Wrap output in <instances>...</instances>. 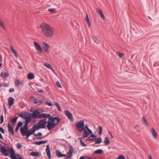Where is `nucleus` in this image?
Returning <instances> with one entry per match:
<instances>
[{"mask_svg": "<svg viewBox=\"0 0 159 159\" xmlns=\"http://www.w3.org/2000/svg\"><path fill=\"white\" fill-rule=\"evenodd\" d=\"M56 85L57 86L58 88H61L62 87L59 82L58 81H57L56 82Z\"/></svg>", "mask_w": 159, "mask_h": 159, "instance_id": "nucleus-48", "label": "nucleus"}, {"mask_svg": "<svg viewBox=\"0 0 159 159\" xmlns=\"http://www.w3.org/2000/svg\"><path fill=\"white\" fill-rule=\"evenodd\" d=\"M56 126V125L55 124V122H51L49 120L48 121L46 127L48 130H51L54 128Z\"/></svg>", "mask_w": 159, "mask_h": 159, "instance_id": "nucleus-3", "label": "nucleus"}, {"mask_svg": "<svg viewBox=\"0 0 159 159\" xmlns=\"http://www.w3.org/2000/svg\"><path fill=\"white\" fill-rule=\"evenodd\" d=\"M40 112L37 110H35L32 112L31 117L34 119H36L39 116Z\"/></svg>", "mask_w": 159, "mask_h": 159, "instance_id": "nucleus-7", "label": "nucleus"}, {"mask_svg": "<svg viewBox=\"0 0 159 159\" xmlns=\"http://www.w3.org/2000/svg\"><path fill=\"white\" fill-rule=\"evenodd\" d=\"M34 45L36 50L40 53H42V51L41 46L37 42H34Z\"/></svg>", "mask_w": 159, "mask_h": 159, "instance_id": "nucleus-10", "label": "nucleus"}, {"mask_svg": "<svg viewBox=\"0 0 159 159\" xmlns=\"http://www.w3.org/2000/svg\"><path fill=\"white\" fill-rule=\"evenodd\" d=\"M84 126V121L80 120L76 124V127L79 132H81V129H83Z\"/></svg>", "mask_w": 159, "mask_h": 159, "instance_id": "nucleus-2", "label": "nucleus"}, {"mask_svg": "<svg viewBox=\"0 0 159 159\" xmlns=\"http://www.w3.org/2000/svg\"><path fill=\"white\" fill-rule=\"evenodd\" d=\"M34 135L36 137V138L37 139H39L41 138L40 136L42 135L41 133L39 132L37 134H34Z\"/></svg>", "mask_w": 159, "mask_h": 159, "instance_id": "nucleus-37", "label": "nucleus"}, {"mask_svg": "<svg viewBox=\"0 0 159 159\" xmlns=\"http://www.w3.org/2000/svg\"><path fill=\"white\" fill-rule=\"evenodd\" d=\"M47 140H43L40 141L36 142L35 144L37 145H40L42 144H45L47 143Z\"/></svg>", "mask_w": 159, "mask_h": 159, "instance_id": "nucleus-28", "label": "nucleus"}, {"mask_svg": "<svg viewBox=\"0 0 159 159\" xmlns=\"http://www.w3.org/2000/svg\"><path fill=\"white\" fill-rule=\"evenodd\" d=\"M0 124H2L4 121V117L2 115H1L0 116Z\"/></svg>", "mask_w": 159, "mask_h": 159, "instance_id": "nucleus-49", "label": "nucleus"}, {"mask_svg": "<svg viewBox=\"0 0 159 159\" xmlns=\"http://www.w3.org/2000/svg\"><path fill=\"white\" fill-rule=\"evenodd\" d=\"M28 124L25 123L23 127L20 128V131L22 134H25V132L28 130Z\"/></svg>", "mask_w": 159, "mask_h": 159, "instance_id": "nucleus-6", "label": "nucleus"}, {"mask_svg": "<svg viewBox=\"0 0 159 159\" xmlns=\"http://www.w3.org/2000/svg\"><path fill=\"white\" fill-rule=\"evenodd\" d=\"M20 127H18V126H16V129H15V131L16 132H17L19 128Z\"/></svg>", "mask_w": 159, "mask_h": 159, "instance_id": "nucleus-64", "label": "nucleus"}, {"mask_svg": "<svg viewBox=\"0 0 159 159\" xmlns=\"http://www.w3.org/2000/svg\"><path fill=\"white\" fill-rule=\"evenodd\" d=\"M19 115L20 116L24 119L27 116V114L26 113L24 114L23 113H22L21 114H20Z\"/></svg>", "mask_w": 159, "mask_h": 159, "instance_id": "nucleus-42", "label": "nucleus"}, {"mask_svg": "<svg viewBox=\"0 0 159 159\" xmlns=\"http://www.w3.org/2000/svg\"><path fill=\"white\" fill-rule=\"evenodd\" d=\"M42 43V46L43 47L44 50L46 52L48 53L49 52V48H50L49 45L45 42H43Z\"/></svg>", "mask_w": 159, "mask_h": 159, "instance_id": "nucleus-5", "label": "nucleus"}, {"mask_svg": "<svg viewBox=\"0 0 159 159\" xmlns=\"http://www.w3.org/2000/svg\"><path fill=\"white\" fill-rule=\"evenodd\" d=\"M142 121L144 125L147 126H148V124L147 121V120H146V119L145 118L144 116H143L142 118Z\"/></svg>", "mask_w": 159, "mask_h": 159, "instance_id": "nucleus-32", "label": "nucleus"}, {"mask_svg": "<svg viewBox=\"0 0 159 159\" xmlns=\"http://www.w3.org/2000/svg\"><path fill=\"white\" fill-rule=\"evenodd\" d=\"M8 150H9V153L11 155V157L12 156V155H15V152L13 148H8Z\"/></svg>", "mask_w": 159, "mask_h": 159, "instance_id": "nucleus-29", "label": "nucleus"}, {"mask_svg": "<svg viewBox=\"0 0 159 159\" xmlns=\"http://www.w3.org/2000/svg\"><path fill=\"white\" fill-rule=\"evenodd\" d=\"M21 146L19 143H17L16 145V147L18 149H20L21 148Z\"/></svg>", "mask_w": 159, "mask_h": 159, "instance_id": "nucleus-53", "label": "nucleus"}, {"mask_svg": "<svg viewBox=\"0 0 159 159\" xmlns=\"http://www.w3.org/2000/svg\"><path fill=\"white\" fill-rule=\"evenodd\" d=\"M42 101L40 100L39 99H36L34 100V103L37 104L38 106H39L42 104Z\"/></svg>", "mask_w": 159, "mask_h": 159, "instance_id": "nucleus-27", "label": "nucleus"}, {"mask_svg": "<svg viewBox=\"0 0 159 159\" xmlns=\"http://www.w3.org/2000/svg\"><path fill=\"white\" fill-rule=\"evenodd\" d=\"M1 152L2 154L5 156H7L8 155L9 150L8 149L7 150L4 146L2 147Z\"/></svg>", "mask_w": 159, "mask_h": 159, "instance_id": "nucleus-11", "label": "nucleus"}, {"mask_svg": "<svg viewBox=\"0 0 159 159\" xmlns=\"http://www.w3.org/2000/svg\"><path fill=\"white\" fill-rule=\"evenodd\" d=\"M0 131L3 134L5 133V130L2 127H0Z\"/></svg>", "mask_w": 159, "mask_h": 159, "instance_id": "nucleus-57", "label": "nucleus"}, {"mask_svg": "<svg viewBox=\"0 0 159 159\" xmlns=\"http://www.w3.org/2000/svg\"><path fill=\"white\" fill-rule=\"evenodd\" d=\"M0 75L1 77L4 78L8 77L9 76V74L8 72H2L1 73Z\"/></svg>", "mask_w": 159, "mask_h": 159, "instance_id": "nucleus-18", "label": "nucleus"}, {"mask_svg": "<svg viewBox=\"0 0 159 159\" xmlns=\"http://www.w3.org/2000/svg\"><path fill=\"white\" fill-rule=\"evenodd\" d=\"M27 77L29 80H31L34 78V75L33 73H29L27 75Z\"/></svg>", "mask_w": 159, "mask_h": 159, "instance_id": "nucleus-25", "label": "nucleus"}, {"mask_svg": "<svg viewBox=\"0 0 159 159\" xmlns=\"http://www.w3.org/2000/svg\"><path fill=\"white\" fill-rule=\"evenodd\" d=\"M11 157L12 159H18L16 155H12Z\"/></svg>", "mask_w": 159, "mask_h": 159, "instance_id": "nucleus-55", "label": "nucleus"}, {"mask_svg": "<svg viewBox=\"0 0 159 159\" xmlns=\"http://www.w3.org/2000/svg\"><path fill=\"white\" fill-rule=\"evenodd\" d=\"M55 105L57 107V108L59 111H61V109L59 104L57 102H55Z\"/></svg>", "mask_w": 159, "mask_h": 159, "instance_id": "nucleus-45", "label": "nucleus"}, {"mask_svg": "<svg viewBox=\"0 0 159 159\" xmlns=\"http://www.w3.org/2000/svg\"><path fill=\"white\" fill-rule=\"evenodd\" d=\"M73 152V150L72 148V147H71L69 150V152H68L67 153V154L68 155V157L69 158H70L72 154V152Z\"/></svg>", "mask_w": 159, "mask_h": 159, "instance_id": "nucleus-23", "label": "nucleus"}, {"mask_svg": "<svg viewBox=\"0 0 159 159\" xmlns=\"http://www.w3.org/2000/svg\"><path fill=\"white\" fill-rule=\"evenodd\" d=\"M45 104L49 106L52 107L53 106V105L51 103L49 102H45Z\"/></svg>", "mask_w": 159, "mask_h": 159, "instance_id": "nucleus-54", "label": "nucleus"}, {"mask_svg": "<svg viewBox=\"0 0 159 159\" xmlns=\"http://www.w3.org/2000/svg\"><path fill=\"white\" fill-rule=\"evenodd\" d=\"M91 37L94 43H96L97 44H98L99 43V40L98 39V37L97 36L93 34L92 35Z\"/></svg>", "mask_w": 159, "mask_h": 159, "instance_id": "nucleus-20", "label": "nucleus"}, {"mask_svg": "<svg viewBox=\"0 0 159 159\" xmlns=\"http://www.w3.org/2000/svg\"><path fill=\"white\" fill-rule=\"evenodd\" d=\"M84 128L85 129L87 130L88 131L89 133L90 134H92V131L90 130L88 127L87 125H85V126H84Z\"/></svg>", "mask_w": 159, "mask_h": 159, "instance_id": "nucleus-34", "label": "nucleus"}, {"mask_svg": "<svg viewBox=\"0 0 159 159\" xmlns=\"http://www.w3.org/2000/svg\"><path fill=\"white\" fill-rule=\"evenodd\" d=\"M48 11L51 12L52 13H56L55 9V8L49 9H48Z\"/></svg>", "mask_w": 159, "mask_h": 159, "instance_id": "nucleus-46", "label": "nucleus"}, {"mask_svg": "<svg viewBox=\"0 0 159 159\" xmlns=\"http://www.w3.org/2000/svg\"><path fill=\"white\" fill-rule=\"evenodd\" d=\"M119 57L120 58H122L124 56V54L118 52Z\"/></svg>", "mask_w": 159, "mask_h": 159, "instance_id": "nucleus-56", "label": "nucleus"}, {"mask_svg": "<svg viewBox=\"0 0 159 159\" xmlns=\"http://www.w3.org/2000/svg\"><path fill=\"white\" fill-rule=\"evenodd\" d=\"M51 116V115H50V114H46V117H45V119H46L47 118H49Z\"/></svg>", "mask_w": 159, "mask_h": 159, "instance_id": "nucleus-62", "label": "nucleus"}, {"mask_svg": "<svg viewBox=\"0 0 159 159\" xmlns=\"http://www.w3.org/2000/svg\"><path fill=\"white\" fill-rule=\"evenodd\" d=\"M84 130V133L83 134L82 137L83 138H87L89 136L90 134L89 133L88 131L87 130L85 129L84 128L83 129H81V131Z\"/></svg>", "mask_w": 159, "mask_h": 159, "instance_id": "nucleus-13", "label": "nucleus"}, {"mask_svg": "<svg viewBox=\"0 0 159 159\" xmlns=\"http://www.w3.org/2000/svg\"><path fill=\"white\" fill-rule=\"evenodd\" d=\"M151 132L153 136L155 139H157V134L153 128H152L151 130Z\"/></svg>", "mask_w": 159, "mask_h": 159, "instance_id": "nucleus-17", "label": "nucleus"}, {"mask_svg": "<svg viewBox=\"0 0 159 159\" xmlns=\"http://www.w3.org/2000/svg\"><path fill=\"white\" fill-rule=\"evenodd\" d=\"M3 107H4V110L5 111V113H6V112L7 111V109H6V107L5 106V105L4 104H3Z\"/></svg>", "mask_w": 159, "mask_h": 159, "instance_id": "nucleus-63", "label": "nucleus"}, {"mask_svg": "<svg viewBox=\"0 0 159 159\" xmlns=\"http://www.w3.org/2000/svg\"><path fill=\"white\" fill-rule=\"evenodd\" d=\"M116 159H125V157L123 155L119 156Z\"/></svg>", "mask_w": 159, "mask_h": 159, "instance_id": "nucleus-50", "label": "nucleus"}, {"mask_svg": "<svg viewBox=\"0 0 159 159\" xmlns=\"http://www.w3.org/2000/svg\"><path fill=\"white\" fill-rule=\"evenodd\" d=\"M40 129L42 128L39 125H34L33 127L31 128V129H33L35 132L36 129L39 130Z\"/></svg>", "mask_w": 159, "mask_h": 159, "instance_id": "nucleus-33", "label": "nucleus"}, {"mask_svg": "<svg viewBox=\"0 0 159 159\" xmlns=\"http://www.w3.org/2000/svg\"><path fill=\"white\" fill-rule=\"evenodd\" d=\"M18 117L16 116L14 118H12L11 120V122L12 123L15 124L17 121Z\"/></svg>", "mask_w": 159, "mask_h": 159, "instance_id": "nucleus-39", "label": "nucleus"}, {"mask_svg": "<svg viewBox=\"0 0 159 159\" xmlns=\"http://www.w3.org/2000/svg\"><path fill=\"white\" fill-rule=\"evenodd\" d=\"M78 140L80 141V143H81V145H82L84 147H85L86 146V144L84 143L83 140L82 138L81 137H80L78 138Z\"/></svg>", "mask_w": 159, "mask_h": 159, "instance_id": "nucleus-35", "label": "nucleus"}, {"mask_svg": "<svg viewBox=\"0 0 159 159\" xmlns=\"http://www.w3.org/2000/svg\"><path fill=\"white\" fill-rule=\"evenodd\" d=\"M60 120L59 122H57V119H55V124L56 125H57L60 122Z\"/></svg>", "mask_w": 159, "mask_h": 159, "instance_id": "nucleus-60", "label": "nucleus"}, {"mask_svg": "<svg viewBox=\"0 0 159 159\" xmlns=\"http://www.w3.org/2000/svg\"><path fill=\"white\" fill-rule=\"evenodd\" d=\"M38 125L42 129H44L46 127V125L47 123L46 119H44L40 120L38 123Z\"/></svg>", "mask_w": 159, "mask_h": 159, "instance_id": "nucleus-4", "label": "nucleus"}, {"mask_svg": "<svg viewBox=\"0 0 159 159\" xmlns=\"http://www.w3.org/2000/svg\"><path fill=\"white\" fill-rule=\"evenodd\" d=\"M30 155L35 157H37L39 155L38 152H33L31 153Z\"/></svg>", "mask_w": 159, "mask_h": 159, "instance_id": "nucleus-38", "label": "nucleus"}, {"mask_svg": "<svg viewBox=\"0 0 159 159\" xmlns=\"http://www.w3.org/2000/svg\"><path fill=\"white\" fill-rule=\"evenodd\" d=\"M10 49L11 50V52H13L15 51V50L14 49V48H13V47L12 45H10Z\"/></svg>", "mask_w": 159, "mask_h": 159, "instance_id": "nucleus-52", "label": "nucleus"}, {"mask_svg": "<svg viewBox=\"0 0 159 159\" xmlns=\"http://www.w3.org/2000/svg\"><path fill=\"white\" fill-rule=\"evenodd\" d=\"M46 152L47 153V156L49 159H51V156L50 154V150L49 145H48L46 146Z\"/></svg>", "mask_w": 159, "mask_h": 159, "instance_id": "nucleus-12", "label": "nucleus"}, {"mask_svg": "<svg viewBox=\"0 0 159 159\" xmlns=\"http://www.w3.org/2000/svg\"><path fill=\"white\" fill-rule=\"evenodd\" d=\"M49 120L51 121V122H55V119H57V122H59L60 120H61V119L58 117H50L49 118Z\"/></svg>", "mask_w": 159, "mask_h": 159, "instance_id": "nucleus-21", "label": "nucleus"}, {"mask_svg": "<svg viewBox=\"0 0 159 159\" xmlns=\"http://www.w3.org/2000/svg\"><path fill=\"white\" fill-rule=\"evenodd\" d=\"M0 26H1L2 28H3L4 30H5L6 28L4 26V24L2 22L1 20L0 19Z\"/></svg>", "mask_w": 159, "mask_h": 159, "instance_id": "nucleus-47", "label": "nucleus"}, {"mask_svg": "<svg viewBox=\"0 0 159 159\" xmlns=\"http://www.w3.org/2000/svg\"><path fill=\"white\" fill-rule=\"evenodd\" d=\"M22 125H23V123H22V122L21 121H19L18 123L17 126H18V127H21V126H22Z\"/></svg>", "mask_w": 159, "mask_h": 159, "instance_id": "nucleus-51", "label": "nucleus"}, {"mask_svg": "<svg viewBox=\"0 0 159 159\" xmlns=\"http://www.w3.org/2000/svg\"><path fill=\"white\" fill-rule=\"evenodd\" d=\"M29 114L30 115L27 116L25 119V123L28 124L30 123L31 121V116H30L31 115V114L29 113Z\"/></svg>", "mask_w": 159, "mask_h": 159, "instance_id": "nucleus-22", "label": "nucleus"}, {"mask_svg": "<svg viewBox=\"0 0 159 159\" xmlns=\"http://www.w3.org/2000/svg\"><path fill=\"white\" fill-rule=\"evenodd\" d=\"M12 53H13V54H14V55L15 56V57H16V58H18V55H17L16 51H15Z\"/></svg>", "mask_w": 159, "mask_h": 159, "instance_id": "nucleus-58", "label": "nucleus"}, {"mask_svg": "<svg viewBox=\"0 0 159 159\" xmlns=\"http://www.w3.org/2000/svg\"><path fill=\"white\" fill-rule=\"evenodd\" d=\"M91 134V135H90V136L87 139V140L92 141L96 139L97 137L95 135L93 134V133L92 134Z\"/></svg>", "mask_w": 159, "mask_h": 159, "instance_id": "nucleus-16", "label": "nucleus"}, {"mask_svg": "<svg viewBox=\"0 0 159 159\" xmlns=\"http://www.w3.org/2000/svg\"><path fill=\"white\" fill-rule=\"evenodd\" d=\"M61 153L59 151L57 150L56 151V154L58 157H61Z\"/></svg>", "mask_w": 159, "mask_h": 159, "instance_id": "nucleus-44", "label": "nucleus"}, {"mask_svg": "<svg viewBox=\"0 0 159 159\" xmlns=\"http://www.w3.org/2000/svg\"><path fill=\"white\" fill-rule=\"evenodd\" d=\"M85 20L87 21L89 27V28L91 24L89 19L87 13H86V17L85 18Z\"/></svg>", "mask_w": 159, "mask_h": 159, "instance_id": "nucleus-24", "label": "nucleus"}, {"mask_svg": "<svg viewBox=\"0 0 159 159\" xmlns=\"http://www.w3.org/2000/svg\"><path fill=\"white\" fill-rule=\"evenodd\" d=\"M15 84L17 86H19L21 84L20 79H18L15 81Z\"/></svg>", "mask_w": 159, "mask_h": 159, "instance_id": "nucleus-40", "label": "nucleus"}, {"mask_svg": "<svg viewBox=\"0 0 159 159\" xmlns=\"http://www.w3.org/2000/svg\"><path fill=\"white\" fill-rule=\"evenodd\" d=\"M14 91V89L13 88L12 89H10L9 90V92L10 93H11Z\"/></svg>", "mask_w": 159, "mask_h": 159, "instance_id": "nucleus-59", "label": "nucleus"}, {"mask_svg": "<svg viewBox=\"0 0 159 159\" xmlns=\"http://www.w3.org/2000/svg\"><path fill=\"white\" fill-rule=\"evenodd\" d=\"M43 34L47 38H51L54 35V30L50 26L45 23H42L40 25Z\"/></svg>", "mask_w": 159, "mask_h": 159, "instance_id": "nucleus-1", "label": "nucleus"}, {"mask_svg": "<svg viewBox=\"0 0 159 159\" xmlns=\"http://www.w3.org/2000/svg\"><path fill=\"white\" fill-rule=\"evenodd\" d=\"M103 152V151L101 149L98 150L94 152L95 154H100Z\"/></svg>", "mask_w": 159, "mask_h": 159, "instance_id": "nucleus-41", "label": "nucleus"}, {"mask_svg": "<svg viewBox=\"0 0 159 159\" xmlns=\"http://www.w3.org/2000/svg\"><path fill=\"white\" fill-rule=\"evenodd\" d=\"M95 140V144H99L101 143L102 142V139L101 137H98L97 139H96Z\"/></svg>", "mask_w": 159, "mask_h": 159, "instance_id": "nucleus-30", "label": "nucleus"}, {"mask_svg": "<svg viewBox=\"0 0 159 159\" xmlns=\"http://www.w3.org/2000/svg\"><path fill=\"white\" fill-rule=\"evenodd\" d=\"M96 11L100 15L102 19L104 20L105 19V16L102 13V11L100 9H97Z\"/></svg>", "mask_w": 159, "mask_h": 159, "instance_id": "nucleus-15", "label": "nucleus"}, {"mask_svg": "<svg viewBox=\"0 0 159 159\" xmlns=\"http://www.w3.org/2000/svg\"><path fill=\"white\" fill-rule=\"evenodd\" d=\"M134 128L136 129H138L139 128V126L138 125H136L135 126H134Z\"/></svg>", "mask_w": 159, "mask_h": 159, "instance_id": "nucleus-61", "label": "nucleus"}, {"mask_svg": "<svg viewBox=\"0 0 159 159\" xmlns=\"http://www.w3.org/2000/svg\"><path fill=\"white\" fill-rule=\"evenodd\" d=\"M32 130H27L25 132V134H22L23 136H25L27 138H28L29 136L32 134H34L35 131L33 129H32Z\"/></svg>", "mask_w": 159, "mask_h": 159, "instance_id": "nucleus-9", "label": "nucleus"}, {"mask_svg": "<svg viewBox=\"0 0 159 159\" xmlns=\"http://www.w3.org/2000/svg\"><path fill=\"white\" fill-rule=\"evenodd\" d=\"M102 126H99L98 127V132L99 135H100L102 134Z\"/></svg>", "mask_w": 159, "mask_h": 159, "instance_id": "nucleus-43", "label": "nucleus"}, {"mask_svg": "<svg viewBox=\"0 0 159 159\" xmlns=\"http://www.w3.org/2000/svg\"><path fill=\"white\" fill-rule=\"evenodd\" d=\"M8 127L9 133L11 135H13L14 134V130L9 123L8 124Z\"/></svg>", "mask_w": 159, "mask_h": 159, "instance_id": "nucleus-19", "label": "nucleus"}, {"mask_svg": "<svg viewBox=\"0 0 159 159\" xmlns=\"http://www.w3.org/2000/svg\"><path fill=\"white\" fill-rule=\"evenodd\" d=\"M65 113L66 115L71 121H73L74 120L73 116L70 112L68 111L65 110Z\"/></svg>", "mask_w": 159, "mask_h": 159, "instance_id": "nucleus-8", "label": "nucleus"}, {"mask_svg": "<svg viewBox=\"0 0 159 159\" xmlns=\"http://www.w3.org/2000/svg\"><path fill=\"white\" fill-rule=\"evenodd\" d=\"M14 99L11 97H10L8 99V105L10 108L11 106L13 105L14 103Z\"/></svg>", "mask_w": 159, "mask_h": 159, "instance_id": "nucleus-14", "label": "nucleus"}, {"mask_svg": "<svg viewBox=\"0 0 159 159\" xmlns=\"http://www.w3.org/2000/svg\"><path fill=\"white\" fill-rule=\"evenodd\" d=\"M44 65L48 68L50 69L53 71H54L53 68H52V65L49 63H45Z\"/></svg>", "mask_w": 159, "mask_h": 159, "instance_id": "nucleus-26", "label": "nucleus"}, {"mask_svg": "<svg viewBox=\"0 0 159 159\" xmlns=\"http://www.w3.org/2000/svg\"><path fill=\"white\" fill-rule=\"evenodd\" d=\"M104 143L105 146H107L110 143V142L107 137H105L104 140Z\"/></svg>", "mask_w": 159, "mask_h": 159, "instance_id": "nucleus-31", "label": "nucleus"}, {"mask_svg": "<svg viewBox=\"0 0 159 159\" xmlns=\"http://www.w3.org/2000/svg\"><path fill=\"white\" fill-rule=\"evenodd\" d=\"M46 113H41L40 112V114H39V117L40 118H45L46 117Z\"/></svg>", "mask_w": 159, "mask_h": 159, "instance_id": "nucleus-36", "label": "nucleus"}]
</instances>
